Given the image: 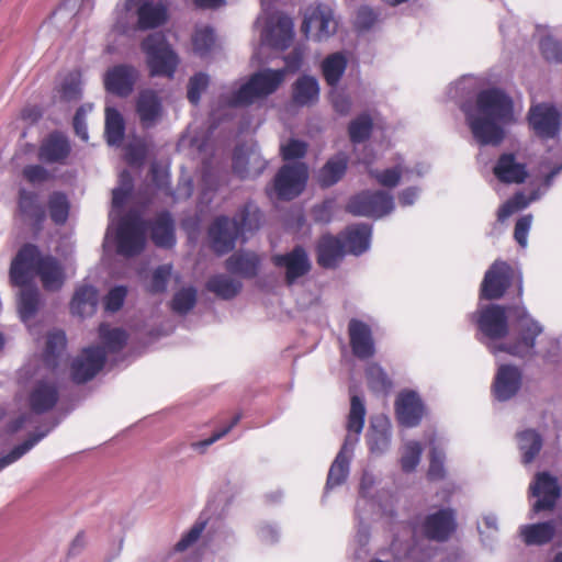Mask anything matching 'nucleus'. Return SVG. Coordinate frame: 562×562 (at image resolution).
Returning a JSON list of instances; mask_svg holds the SVG:
<instances>
[{
    "instance_id": "nucleus-1",
    "label": "nucleus",
    "mask_w": 562,
    "mask_h": 562,
    "mask_svg": "<svg viewBox=\"0 0 562 562\" xmlns=\"http://www.w3.org/2000/svg\"><path fill=\"white\" fill-rule=\"evenodd\" d=\"M514 315L513 335L509 334L507 311L501 305H481L472 316L481 333L480 340L495 356L506 352L522 358L535 351L533 341L542 333V326L524 306L516 307Z\"/></svg>"
},
{
    "instance_id": "nucleus-2",
    "label": "nucleus",
    "mask_w": 562,
    "mask_h": 562,
    "mask_svg": "<svg viewBox=\"0 0 562 562\" xmlns=\"http://www.w3.org/2000/svg\"><path fill=\"white\" fill-rule=\"evenodd\" d=\"M473 138L480 145H499L505 127L515 121L512 99L501 89L481 91L474 102L461 106Z\"/></svg>"
},
{
    "instance_id": "nucleus-3",
    "label": "nucleus",
    "mask_w": 562,
    "mask_h": 562,
    "mask_svg": "<svg viewBox=\"0 0 562 562\" xmlns=\"http://www.w3.org/2000/svg\"><path fill=\"white\" fill-rule=\"evenodd\" d=\"M133 189V179L127 170L119 177V186L112 191L110 224L105 235V245L114 239L120 255L132 257L139 254L146 243V225L140 215L131 212L122 216V211Z\"/></svg>"
},
{
    "instance_id": "nucleus-4",
    "label": "nucleus",
    "mask_w": 562,
    "mask_h": 562,
    "mask_svg": "<svg viewBox=\"0 0 562 562\" xmlns=\"http://www.w3.org/2000/svg\"><path fill=\"white\" fill-rule=\"evenodd\" d=\"M302 64V54L294 52L286 58L283 69H263L255 72L247 82L238 89L221 94L217 108L212 109L211 117L215 121L222 116V111H231L236 106L248 105L257 99L273 93L283 82L288 70L295 71Z\"/></svg>"
},
{
    "instance_id": "nucleus-5",
    "label": "nucleus",
    "mask_w": 562,
    "mask_h": 562,
    "mask_svg": "<svg viewBox=\"0 0 562 562\" xmlns=\"http://www.w3.org/2000/svg\"><path fill=\"white\" fill-rule=\"evenodd\" d=\"M38 276L45 290L57 291L65 282L60 263L52 256H42L33 245H25L13 259L10 279L14 285H25Z\"/></svg>"
},
{
    "instance_id": "nucleus-6",
    "label": "nucleus",
    "mask_w": 562,
    "mask_h": 562,
    "mask_svg": "<svg viewBox=\"0 0 562 562\" xmlns=\"http://www.w3.org/2000/svg\"><path fill=\"white\" fill-rule=\"evenodd\" d=\"M99 337L103 347L85 348L71 363L72 380L85 383L103 368L106 355L119 352L126 344L127 334L121 328H111L106 324L99 327Z\"/></svg>"
},
{
    "instance_id": "nucleus-7",
    "label": "nucleus",
    "mask_w": 562,
    "mask_h": 562,
    "mask_svg": "<svg viewBox=\"0 0 562 562\" xmlns=\"http://www.w3.org/2000/svg\"><path fill=\"white\" fill-rule=\"evenodd\" d=\"M367 409L362 397L352 394L350 397V409L347 416V435L344 443L330 465L326 491L341 485L349 475V465L353 456V450L359 442L362 432Z\"/></svg>"
},
{
    "instance_id": "nucleus-8",
    "label": "nucleus",
    "mask_w": 562,
    "mask_h": 562,
    "mask_svg": "<svg viewBox=\"0 0 562 562\" xmlns=\"http://www.w3.org/2000/svg\"><path fill=\"white\" fill-rule=\"evenodd\" d=\"M115 12L114 27L123 34L153 30L168 20V8L162 1L121 0Z\"/></svg>"
},
{
    "instance_id": "nucleus-9",
    "label": "nucleus",
    "mask_w": 562,
    "mask_h": 562,
    "mask_svg": "<svg viewBox=\"0 0 562 562\" xmlns=\"http://www.w3.org/2000/svg\"><path fill=\"white\" fill-rule=\"evenodd\" d=\"M260 213L256 205L246 204L234 218L217 217L209 228V238L212 249L223 255L235 247L238 236L259 227Z\"/></svg>"
},
{
    "instance_id": "nucleus-10",
    "label": "nucleus",
    "mask_w": 562,
    "mask_h": 562,
    "mask_svg": "<svg viewBox=\"0 0 562 562\" xmlns=\"http://www.w3.org/2000/svg\"><path fill=\"white\" fill-rule=\"evenodd\" d=\"M263 14L256 21V27L260 29L261 45H268L278 49H285L293 38V22L283 14L270 13L269 4L261 1Z\"/></svg>"
},
{
    "instance_id": "nucleus-11",
    "label": "nucleus",
    "mask_w": 562,
    "mask_h": 562,
    "mask_svg": "<svg viewBox=\"0 0 562 562\" xmlns=\"http://www.w3.org/2000/svg\"><path fill=\"white\" fill-rule=\"evenodd\" d=\"M142 49L146 54L150 76L173 77L179 58L167 43L164 34L148 35L142 43Z\"/></svg>"
},
{
    "instance_id": "nucleus-12",
    "label": "nucleus",
    "mask_w": 562,
    "mask_h": 562,
    "mask_svg": "<svg viewBox=\"0 0 562 562\" xmlns=\"http://www.w3.org/2000/svg\"><path fill=\"white\" fill-rule=\"evenodd\" d=\"M395 207L394 198L385 191H363L350 199L347 210L356 216L380 218Z\"/></svg>"
},
{
    "instance_id": "nucleus-13",
    "label": "nucleus",
    "mask_w": 562,
    "mask_h": 562,
    "mask_svg": "<svg viewBox=\"0 0 562 562\" xmlns=\"http://www.w3.org/2000/svg\"><path fill=\"white\" fill-rule=\"evenodd\" d=\"M308 179L304 162L285 164L276 175L273 189L280 200H292L304 190Z\"/></svg>"
},
{
    "instance_id": "nucleus-14",
    "label": "nucleus",
    "mask_w": 562,
    "mask_h": 562,
    "mask_svg": "<svg viewBox=\"0 0 562 562\" xmlns=\"http://www.w3.org/2000/svg\"><path fill=\"white\" fill-rule=\"evenodd\" d=\"M337 21L330 7L319 4L308 8L302 23V31L307 38L322 42L336 33Z\"/></svg>"
},
{
    "instance_id": "nucleus-15",
    "label": "nucleus",
    "mask_w": 562,
    "mask_h": 562,
    "mask_svg": "<svg viewBox=\"0 0 562 562\" xmlns=\"http://www.w3.org/2000/svg\"><path fill=\"white\" fill-rule=\"evenodd\" d=\"M428 171V166L425 164H416L411 166L405 162L402 157H398L393 167L384 170L369 169V175L376 180V182L385 188H394L401 181H413L414 179L422 178Z\"/></svg>"
},
{
    "instance_id": "nucleus-16",
    "label": "nucleus",
    "mask_w": 562,
    "mask_h": 562,
    "mask_svg": "<svg viewBox=\"0 0 562 562\" xmlns=\"http://www.w3.org/2000/svg\"><path fill=\"white\" fill-rule=\"evenodd\" d=\"M272 263L284 274L288 285L294 284L311 270V261L305 249L296 246L291 251L272 256Z\"/></svg>"
},
{
    "instance_id": "nucleus-17",
    "label": "nucleus",
    "mask_w": 562,
    "mask_h": 562,
    "mask_svg": "<svg viewBox=\"0 0 562 562\" xmlns=\"http://www.w3.org/2000/svg\"><path fill=\"white\" fill-rule=\"evenodd\" d=\"M513 278L514 270L512 267L505 261L496 260L485 272L481 284V299H501L508 289Z\"/></svg>"
},
{
    "instance_id": "nucleus-18",
    "label": "nucleus",
    "mask_w": 562,
    "mask_h": 562,
    "mask_svg": "<svg viewBox=\"0 0 562 562\" xmlns=\"http://www.w3.org/2000/svg\"><path fill=\"white\" fill-rule=\"evenodd\" d=\"M529 491L531 496L537 498L531 508L535 514L552 509L561 493L557 477L548 472L538 473L530 484Z\"/></svg>"
},
{
    "instance_id": "nucleus-19",
    "label": "nucleus",
    "mask_w": 562,
    "mask_h": 562,
    "mask_svg": "<svg viewBox=\"0 0 562 562\" xmlns=\"http://www.w3.org/2000/svg\"><path fill=\"white\" fill-rule=\"evenodd\" d=\"M55 375V372H52ZM59 397L58 387L54 376H45L36 380L30 387L27 402L34 414H43L50 411Z\"/></svg>"
},
{
    "instance_id": "nucleus-20",
    "label": "nucleus",
    "mask_w": 562,
    "mask_h": 562,
    "mask_svg": "<svg viewBox=\"0 0 562 562\" xmlns=\"http://www.w3.org/2000/svg\"><path fill=\"white\" fill-rule=\"evenodd\" d=\"M395 413L398 423L411 428L419 425L426 413V407L417 392L404 390L396 397Z\"/></svg>"
},
{
    "instance_id": "nucleus-21",
    "label": "nucleus",
    "mask_w": 562,
    "mask_h": 562,
    "mask_svg": "<svg viewBox=\"0 0 562 562\" xmlns=\"http://www.w3.org/2000/svg\"><path fill=\"white\" fill-rule=\"evenodd\" d=\"M266 166L267 161L256 144L236 147L233 157V169L240 178L258 177Z\"/></svg>"
},
{
    "instance_id": "nucleus-22",
    "label": "nucleus",
    "mask_w": 562,
    "mask_h": 562,
    "mask_svg": "<svg viewBox=\"0 0 562 562\" xmlns=\"http://www.w3.org/2000/svg\"><path fill=\"white\" fill-rule=\"evenodd\" d=\"M138 77L139 72L135 67L116 65L104 74V88L108 92L119 97H127L133 92Z\"/></svg>"
},
{
    "instance_id": "nucleus-23",
    "label": "nucleus",
    "mask_w": 562,
    "mask_h": 562,
    "mask_svg": "<svg viewBox=\"0 0 562 562\" xmlns=\"http://www.w3.org/2000/svg\"><path fill=\"white\" fill-rule=\"evenodd\" d=\"M529 123L540 137L553 138L560 131V114L551 105L538 104L530 109Z\"/></svg>"
},
{
    "instance_id": "nucleus-24",
    "label": "nucleus",
    "mask_w": 562,
    "mask_h": 562,
    "mask_svg": "<svg viewBox=\"0 0 562 562\" xmlns=\"http://www.w3.org/2000/svg\"><path fill=\"white\" fill-rule=\"evenodd\" d=\"M522 374L519 368L510 364L498 366L493 392L496 400L504 402L517 394L521 386Z\"/></svg>"
},
{
    "instance_id": "nucleus-25",
    "label": "nucleus",
    "mask_w": 562,
    "mask_h": 562,
    "mask_svg": "<svg viewBox=\"0 0 562 562\" xmlns=\"http://www.w3.org/2000/svg\"><path fill=\"white\" fill-rule=\"evenodd\" d=\"M456 526L454 512L451 508H443L425 518L423 531L429 539L446 541L456 530Z\"/></svg>"
},
{
    "instance_id": "nucleus-26",
    "label": "nucleus",
    "mask_w": 562,
    "mask_h": 562,
    "mask_svg": "<svg viewBox=\"0 0 562 562\" xmlns=\"http://www.w3.org/2000/svg\"><path fill=\"white\" fill-rule=\"evenodd\" d=\"M135 110L144 128H151L157 125L164 113L161 99L151 89H145L139 92Z\"/></svg>"
},
{
    "instance_id": "nucleus-27",
    "label": "nucleus",
    "mask_w": 562,
    "mask_h": 562,
    "mask_svg": "<svg viewBox=\"0 0 562 562\" xmlns=\"http://www.w3.org/2000/svg\"><path fill=\"white\" fill-rule=\"evenodd\" d=\"M348 329L353 355L360 359L372 357L375 349L370 327L361 321L351 319Z\"/></svg>"
},
{
    "instance_id": "nucleus-28",
    "label": "nucleus",
    "mask_w": 562,
    "mask_h": 562,
    "mask_svg": "<svg viewBox=\"0 0 562 562\" xmlns=\"http://www.w3.org/2000/svg\"><path fill=\"white\" fill-rule=\"evenodd\" d=\"M391 439L392 428L390 420L384 416L374 418L367 434V442L370 452L374 456L385 453L391 446Z\"/></svg>"
},
{
    "instance_id": "nucleus-29",
    "label": "nucleus",
    "mask_w": 562,
    "mask_h": 562,
    "mask_svg": "<svg viewBox=\"0 0 562 562\" xmlns=\"http://www.w3.org/2000/svg\"><path fill=\"white\" fill-rule=\"evenodd\" d=\"M493 170L496 178L505 183H521L528 176L526 165L517 161L514 154H503Z\"/></svg>"
},
{
    "instance_id": "nucleus-30",
    "label": "nucleus",
    "mask_w": 562,
    "mask_h": 562,
    "mask_svg": "<svg viewBox=\"0 0 562 562\" xmlns=\"http://www.w3.org/2000/svg\"><path fill=\"white\" fill-rule=\"evenodd\" d=\"M347 250L340 237L324 235L317 244V262L323 268L336 267Z\"/></svg>"
},
{
    "instance_id": "nucleus-31",
    "label": "nucleus",
    "mask_w": 562,
    "mask_h": 562,
    "mask_svg": "<svg viewBox=\"0 0 562 562\" xmlns=\"http://www.w3.org/2000/svg\"><path fill=\"white\" fill-rule=\"evenodd\" d=\"M70 153V144L66 136L53 133L45 138L40 147L38 158L47 164H63Z\"/></svg>"
},
{
    "instance_id": "nucleus-32",
    "label": "nucleus",
    "mask_w": 562,
    "mask_h": 562,
    "mask_svg": "<svg viewBox=\"0 0 562 562\" xmlns=\"http://www.w3.org/2000/svg\"><path fill=\"white\" fill-rule=\"evenodd\" d=\"M372 226L369 224H355L349 226L341 235L347 252L359 256L366 252L371 245Z\"/></svg>"
},
{
    "instance_id": "nucleus-33",
    "label": "nucleus",
    "mask_w": 562,
    "mask_h": 562,
    "mask_svg": "<svg viewBox=\"0 0 562 562\" xmlns=\"http://www.w3.org/2000/svg\"><path fill=\"white\" fill-rule=\"evenodd\" d=\"M348 65L346 52H335L327 55L321 63V71L326 83L333 88L340 82Z\"/></svg>"
},
{
    "instance_id": "nucleus-34",
    "label": "nucleus",
    "mask_w": 562,
    "mask_h": 562,
    "mask_svg": "<svg viewBox=\"0 0 562 562\" xmlns=\"http://www.w3.org/2000/svg\"><path fill=\"white\" fill-rule=\"evenodd\" d=\"M99 302L98 290L91 285L78 288L70 302L71 313L80 317H87L94 314Z\"/></svg>"
},
{
    "instance_id": "nucleus-35",
    "label": "nucleus",
    "mask_w": 562,
    "mask_h": 562,
    "mask_svg": "<svg viewBox=\"0 0 562 562\" xmlns=\"http://www.w3.org/2000/svg\"><path fill=\"white\" fill-rule=\"evenodd\" d=\"M348 166V156L345 153H338L327 160L317 173V181L323 188L336 184L346 173Z\"/></svg>"
},
{
    "instance_id": "nucleus-36",
    "label": "nucleus",
    "mask_w": 562,
    "mask_h": 562,
    "mask_svg": "<svg viewBox=\"0 0 562 562\" xmlns=\"http://www.w3.org/2000/svg\"><path fill=\"white\" fill-rule=\"evenodd\" d=\"M260 266V258L255 252L238 251L226 260V269L244 278L257 276Z\"/></svg>"
},
{
    "instance_id": "nucleus-37",
    "label": "nucleus",
    "mask_w": 562,
    "mask_h": 562,
    "mask_svg": "<svg viewBox=\"0 0 562 562\" xmlns=\"http://www.w3.org/2000/svg\"><path fill=\"white\" fill-rule=\"evenodd\" d=\"M151 239L158 247L170 248L176 244L175 222L168 212L155 218L151 225Z\"/></svg>"
},
{
    "instance_id": "nucleus-38",
    "label": "nucleus",
    "mask_w": 562,
    "mask_h": 562,
    "mask_svg": "<svg viewBox=\"0 0 562 562\" xmlns=\"http://www.w3.org/2000/svg\"><path fill=\"white\" fill-rule=\"evenodd\" d=\"M319 85L315 77L303 76L293 87V100L300 105H308L318 100Z\"/></svg>"
},
{
    "instance_id": "nucleus-39",
    "label": "nucleus",
    "mask_w": 562,
    "mask_h": 562,
    "mask_svg": "<svg viewBox=\"0 0 562 562\" xmlns=\"http://www.w3.org/2000/svg\"><path fill=\"white\" fill-rule=\"evenodd\" d=\"M429 470L428 477L431 481L441 480L445 477V442L442 438H439L437 435H434L429 439Z\"/></svg>"
},
{
    "instance_id": "nucleus-40",
    "label": "nucleus",
    "mask_w": 562,
    "mask_h": 562,
    "mask_svg": "<svg viewBox=\"0 0 562 562\" xmlns=\"http://www.w3.org/2000/svg\"><path fill=\"white\" fill-rule=\"evenodd\" d=\"M206 289L223 300H232L240 292L241 282L226 274H216L209 279Z\"/></svg>"
},
{
    "instance_id": "nucleus-41",
    "label": "nucleus",
    "mask_w": 562,
    "mask_h": 562,
    "mask_svg": "<svg viewBox=\"0 0 562 562\" xmlns=\"http://www.w3.org/2000/svg\"><path fill=\"white\" fill-rule=\"evenodd\" d=\"M125 133V121L122 114L114 108L105 109V137L111 146L121 145Z\"/></svg>"
},
{
    "instance_id": "nucleus-42",
    "label": "nucleus",
    "mask_w": 562,
    "mask_h": 562,
    "mask_svg": "<svg viewBox=\"0 0 562 562\" xmlns=\"http://www.w3.org/2000/svg\"><path fill=\"white\" fill-rule=\"evenodd\" d=\"M18 307L19 313L24 323H27L37 312L40 306V292L36 288L20 285Z\"/></svg>"
},
{
    "instance_id": "nucleus-43",
    "label": "nucleus",
    "mask_w": 562,
    "mask_h": 562,
    "mask_svg": "<svg viewBox=\"0 0 562 562\" xmlns=\"http://www.w3.org/2000/svg\"><path fill=\"white\" fill-rule=\"evenodd\" d=\"M554 530V524L547 521L522 526L520 535L527 544H543L552 539Z\"/></svg>"
},
{
    "instance_id": "nucleus-44",
    "label": "nucleus",
    "mask_w": 562,
    "mask_h": 562,
    "mask_svg": "<svg viewBox=\"0 0 562 562\" xmlns=\"http://www.w3.org/2000/svg\"><path fill=\"white\" fill-rule=\"evenodd\" d=\"M518 448L522 456L525 464L535 460L536 456L542 448V438L535 430H525L518 434Z\"/></svg>"
},
{
    "instance_id": "nucleus-45",
    "label": "nucleus",
    "mask_w": 562,
    "mask_h": 562,
    "mask_svg": "<svg viewBox=\"0 0 562 562\" xmlns=\"http://www.w3.org/2000/svg\"><path fill=\"white\" fill-rule=\"evenodd\" d=\"M19 209L25 220L35 225L41 224L45 217L44 210L38 204L36 194L26 190L20 191Z\"/></svg>"
},
{
    "instance_id": "nucleus-46",
    "label": "nucleus",
    "mask_w": 562,
    "mask_h": 562,
    "mask_svg": "<svg viewBox=\"0 0 562 562\" xmlns=\"http://www.w3.org/2000/svg\"><path fill=\"white\" fill-rule=\"evenodd\" d=\"M66 347V336L61 330H54L48 333L46 337V346L44 351L45 364L55 369L57 359Z\"/></svg>"
},
{
    "instance_id": "nucleus-47",
    "label": "nucleus",
    "mask_w": 562,
    "mask_h": 562,
    "mask_svg": "<svg viewBox=\"0 0 562 562\" xmlns=\"http://www.w3.org/2000/svg\"><path fill=\"white\" fill-rule=\"evenodd\" d=\"M423 447L416 440L406 441L401 450V468L404 472H413L420 462Z\"/></svg>"
},
{
    "instance_id": "nucleus-48",
    "label": "nucleus",
    "mask_w": 562,
    "mask_h": 562,
    "mask_svg": "<svg viewBox=\"0 0 562 562\" xmlns=\"http://www.w3.org/2000/svg\"><path fill=\"white\" fill-rule=\"evenodd\" d=\"M533 352L525 356L529 358L532 356H539L546 361H555L557 358L562 355V341L557 338L546 336L539 342V348H536V340L533 341Z\"/></svg>"
},
{
    "instance_id": "nucleus-49",
    "label": "nucleus",
    "mask_w": 562,
    "mask_h": 562,
    "mask_svg": "<svg viewBox=\"0 0 562 562\" xmlns=\"http://www.w3.org/2000/svg\"><path fill=\"white\" fill-rule=\"evenodd\" d=\"M539 198L540 193L538 192H533L529 198H526L524 193H517L513 199L508 200L499 207L497 213L498 221H505L513 213L527 207L531 202Z\"/></svg>"
},
{
    "instance_id": "nucleus-50",
    "label": "nucleus",
    "mask_w": 562,
    "mask_h": 562,
    "mask_svg": "<svg viewBox=\"0 0 562 562\" xmlns=\"http://www.w3.org/2000/svg\"><path fill=\"white\" fill-rule=\"evenodd\" d=\"M196 303V290L188 286L175 293L171 301V308L175 313L184 315L190 312Z\"/></svg>"
},
{
    "instance_id": "nucleus-51",
    "label": "nucleus",
    "mask_w": 562,
    "mask_h": 562,
    "mask_svg": "<svg viewBox=\"0 0 562 562\" xmlns=\"http://www.w3.org/2000/svg\"><path fill=\"white\" fill-rule=\"evenodd\" d=\"M372 120L368 114H361L349 124L348 132L353 144L364 142L371 134Z\"/></svg>"
},
{
    "instance_id": "nucleus-52",
    "label": "nucleus",
    "mask_w": 562,
    "mask_h": 562,
    "mask_svg": "<svg viewBox=\"0 0 562 562\" xmlns=\"http://www.w3.org/2000/svg\"><path fill=\"white\" fill-rule=\"evenodd\" d=\"M193 48L200 56H205L215 43V34L207 25L198 26L192 37Z\"/></svg>"
},
{
    "instance_id": "nucleus-53",
    "label": "nucleus",
    "mask_w": 562,
    "mask_h": 562,
    "mask_svg": "<svg viewBox=\"0 0 562 562\" xmlns=\"http://www.w3.org/2000/svg\"><path fill=\"white\" fill-rule=\"evenodd\" d=\"M477 530L484 546L491 547L497 539L498 519L495 514L487 513L482 516L477 524Z\"/></svg>"
},
{
    "instance_id": "nucleus-54",
    "label": "nucleus",
    "mask_w": 562,
    "mask_h": 562,
    "mask_svg": "<svg viewBox=\"0 0 562 562\" xmlns=\"http://www.w3.org/2000/svg\"><path fill=\"white\" fill-rule=\"evenodd\" d=\"M48 209L54 223L60 225L67 221L69 214V202L65 194L59 192L53 193L48 201Z\"/></svg>"
},
{
    "instance_id": "nucleus-55",
    "label": "nucleus",
    "mask_w": 562,
    "mask_h": 562,
    "mask_svg": "<svg viewBox=\"0 0 562 562\" xmlns=\"http://www.w3.org/2000/svg\"><path fill=\"white\" fill-rule=\"evenodd\" d=\"M367 379L370 389L378 393H386L392 382L384 370L379 364H370L367 369Z\"/></svg>"
},
{
    "instance_id": "nucleus-56",
    "label": "nucleus",
    "mask_w": 562,
    "mask_h": 562,
    "mask_svg": "<svg viewBox=\"0 0 562 562\" xmlns=\"http://www.w3.org/2000/svg\"><path fill=\"white\" fill-rule=\"evenodd\" d=\"M81 75L78 71L68 74L60 87V98L65 101H76L81 97Z\"/></svg>"
},
{
    "instance_id": "nucleus-57",
    "label": "nucleus",
    "mask_w": 562,
    "mask_h": 562,
    "mask_svg": "<svg viewBox=\"0 0 562 562\" xmlns=\"http://www.w3.org/2000/svg\"><path fill=\"white\" fill-rule=\"evenodd\" d=\"M45 432L37 434L25 440L23 443L16 446L7 456L0 458V471L18 461L22 456L30 451L40 440L45 437Z\"/></svg>"
},
{
    "instance_id": "nucleus-58",
    "label": "nucleus",
    "mask_w": 562,
    "mask_h": 562,
    "mask_svg": "<svg viewBox=\"0 0 562 562\" xmlns=\"http://www.w3.org/2000/svg\"><path fill=\"white\" fill-rule=\"evenodd\" d=\"M210 78L204 72H199L192 76L188 83V99L192 104H198L201 99V94L207 88Z\"/></svg>"
},
{
    "instance_id": "nucleus-59",
    "label": "nucleus",
    "mask_w": 562,
    "mask_h": 562,
    "mask_svg": "<svg viewBox=\"0 0 562 562\" xmlns=\"http://www.w3.org/2000/svg\"><path fill=\"white\" fill-rule=\"evenodd\" d=\"M374 484V476L369 472H364L360 482V498L358 499L356 506V513L358 516H360L362 504H370L371 506L375 505V502L373 501V495L371 493V490L373 488Z\"/></svg>"
},
{
    "instance_id": "nucleus-60",
    "label": "nucleus",
    "mask_w": 562,
    "mask_h": 562,
    "mask_svg": "<svg viewBox=\"0 0 562 562\" xmlns=\"http://www.w3.org/2000/svg\"><path fill=\"white\" fill-rule=\"evenodd\" d=\"M540 49L548 61H562V45L551 36H544L540 41Z\"/></svg>"
},
{
    "instance_id": "nucleus-61",
    "label": "nucleus",
    "mask_w": 562,
    "mask_h": 562,
    "mask_svg": "<svg viewBox=\"0 0 562 562\" xmlns=\"http://www.w3.org/2000/svg\"><path fill=\"white\" fill-rule=\"evenodd\" d=\"M475 87V78L472 76H464L448 88V95L451 99L462 98L470 94Z\"/></svg>"
},
{
    "instance_id": "nucleus-62",
    "label": "nucleus",
    "mask_w": 562,
    "mask_h": 562,
    "mask_svg": "<svg viewBox=\"0 0 562 562\" xmlns=\"http://www.w3.org/2000/svg\"><path fill=\"white\" fill-rule=\"evenodd\" d=\"M281 155L284 160L302 158L307 150V144L299 139H290L286 144L280 146Z\"/></svg>"
},
{
    "instance_id": "nucleus-63",
    "label": "nucleus",
    "mask_w": 562,
    "mask_h": 562,
    "mask_svg": "<svg viewBox=\"0 0 562 562\" xmlns=\"http://www.w3.org/2000/svg\"><path fill=\"white\" fill-rule=\"evenodd\" d=\"M171 265H162L158 267L153 273V280L150 283V292L159 293L164 292L167 288L168 280L171 276Z\"/></svg>"
},
{
    "instance_id": "nucleus-64",
    "label": "nucleus",
    "mask_w": 562,
    "mask_h": 562,
    "mask_svg": "<svg viewBox=\"0 0 562 562\" xmlns=\"http://www.w3.org/2000/svg\"><path fill=\"white\" fill-rule=\"evenodd\" d=\"M126 288L119 285L110 290L108 295L104 299V308L108 312L114 313L119 311L126 297Z\"/></svg>"
}]
</instances>
